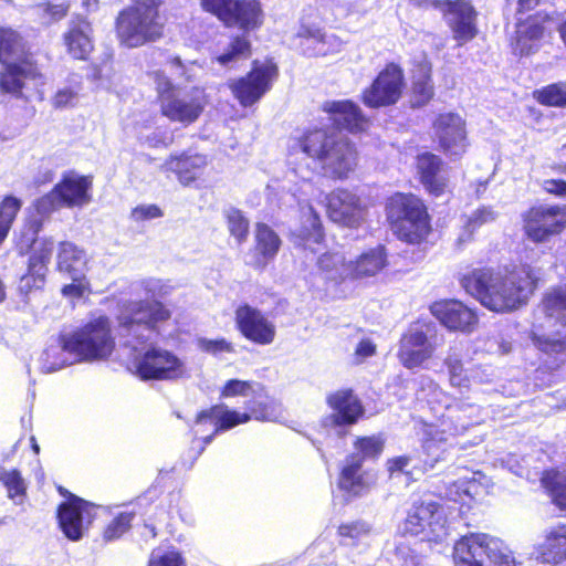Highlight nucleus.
Here are the masks:
<instances>
[{
    "mask_svg": "<svg viewBox=\"0 0 566 566\" xmlns=\"http://www.w3.org/2000/svg\"><path fill=\"white\" fill-rule=\"evenodd\" d=\"M169 317L170 312L158 302H129L118 316L124 346L133 350L129 368L142 380H174L185 375L184 361L172 352L146 346L157 324Z\"/></svg>",
    "mask_w": 566,
    "mask_h": 566,
    "instance_id": "obj_1",
    "label": "nucleus"
},
{
    "mask_svg": "<svg viewBox=\"0 0 566 566\" xmlns=\"http://www.w3.org/2000/svg\"><path fill=\"white\" fill-rule=\"evenodd\" d=\"M317 160L326 175L343 179L354 170L357 164V154L353 144L346 138L328 134L325 129H315L301 138H292L289 144V170L286 179L290 182L311 187L314 171L308 164L298 160Z\"/></svg>",
    "mask_w": 566,
    "mask_h": 566,
    "instance_id": "obj_2",
    "label": "nucleus"
},
{
    "mask_svg": "<svg viewBox=\"0 0 566 566\" xmlns=\"http://www.w3.org/2000/svg\"><path fill=\"white\" fill-rule=\"evenodd\" d=\"M532 266L523 264L512 271L475 269L462 277V286L484 307L510 312L526 304L537 285Z\"/></svg>",
    "mask_w": 566,
    "mask_h": 566,
    "instance_id": "obj_3",
    "label": "nucleus"
},
{
    "mask_svg": "<svg viewBox=\"0 0 566 566\" xmlns=\"http://www.w3.org/2000/svg\"><path fill=\"white\" fill-rule=\"evenodd\" d=\"M114 346L108 317L98 316L72 333L62 334L56 345H50L41 356L42 368L53 373L64 367L66 360L55 357L60 352L74 355L80 361H95L108 358Z\"/></svg>",
    "mask_w": 566,
    "mask_h": 566,
    "instance_id": "obj_4",
    "label": "nucleus"
},
{
    "mask_svg": "<svg viewBox=\"0 0 566 566\" xmlns=\"http://www.w3.org/2000/svg\"><path fill=\"white\" fill-rule=\"evenodd\" d=\"M531 339L547 354L566 350V284L549 289L534 311Z\"/></svg>",
    "mask_w": 566,
    "mask_h": 566,
    "instance_id": "obj_5",
    "label": "nucleus"
},
{
    "mask_svg": "<svg viewBox=\"0 0 566 566\" xmlns=\"http://www.w3.org/2000/svg\"><path fill=\"white\" fill-rule=\"evenodd\" d=\"M151 76L158 93L161 114L165 117L184 125H190L200 117L207 105L202 86L174 85L161 71H155Z\"/></svg>",
    "mask_w": 566,
    "mask_h": 566,
    "instance_id": "obj_6",
    "label": "nucleus"
},
{
    "mask_svg": "<svg viewBox=\"0 0 566 566\" xmlns=\"http://www.w3.org/2000/svg\"><path fill=\"white\" fill-rule=\"evenodd\" d=\"M0 90L17 97L21 95L24 82L41 76L38 69L25 57L22 38L12 29L0 28Z\"/></svg>",
    "mask_w": 566,
    "mask_h": 566,
    "instance_id": "obj_7",
    "label": "nucleus"
},
{
    "mask_svg": "<svg viewBox=\"0 0 566 566\" xmlns=\"http://www.w3.org/2000/svg\"><path fill=\"white\" fill-rule=\"evenodd\" d=\"M116 33L128 48H138L160 38L163 23L159 21L158 2L146 0L123 10L116 20Z\"/></svg>",
    "mask_w": 566,
    "mask_h": 566,
    "instance_id": "obj_8",
    "label": "nucleus"
},
{
    "mask_svg": "<svg viewBox=\"0 0 566 566\" xmlns=\"http://www.w3.org/2000/svg\"><path fill=\"white\" fill-rule=\"evenodd\" d=\"M454 566H515L504 543L492 535L470 533L455 542Z\"/></svg>",
    "mask_w": 566,
    "mask_h": 566,
    "instance_id": "obj_9",
    "label": "nucleus"
},
{
    "mask_svg": "<svg viewBox=\"0 0 566 566\" xmlns=\"http://www.w3.org/2000/svg\"><path fill=\"white\" fill-rule=\"evenodd\" d=\"M388 217L395 220L394 231L408 243H420L430 232V221L423 202L413 195L397 193L391 197Z\"/></svg>",
    "mask_w": 566,
    "mask_h": 566,
    "instance_id": "obj_10",
    "label": "nucleus"
},
{
    "mask_svg": "<svg viewBox=\"0 0 566 566\" xmlns=\"http://www.w3.org/2000/svg\"><path fill=\"white\" fill-rule=\"evenodd\" d=\"M245 412L230 410L223 405H217L197 416V424L210 423L213 426L211 434L203 438L205 444H209L213 436L220 431H227L240 423H245L252 418L259 421H275L281 416V407L274 400L265 399L250 402Z\"/></svg>",
    "mask_w": 566,
    "mask_h": 566,
    "instance_id": "obj_11",
    "label": "nucleus"
},
{
    "mask_svg": "<svg viewBox=\"0 0 566 566\" xmlns=\"http://www.w3.org/2000/svg\"><path fill=\"white\" fill-rule=\"evenodd\" d=\"M91 187L90 177L69 171L49 193L36 200L35 210L40 216H46L60 208L82 207L90 202Z\"/></svg>",
    "mask_w": 566,
    "mask_h": 566,
    "instance_id": "obj_12",
    "label": "nucleus"
},
{
    "mask_svg": "<svg viewBox=\"0 0 566 566\" xmlns=\"http://www.w3.org/2000/svg\"><path fill=\"white\" fill-rule=\"evenodd\" d=\"M443 507L434 501L415 502L401 528L403 534L420 536L421 541L439 542L447 535Z\"/></svg>",
    "mask_w": 566,
    "mask_h": 566,
    "instance_id": "obj_13",
    "label": "nucleus"
},
{
    "mask_svg": "<svg viewBox=\"0 0 566 566\" xmlns=\"http://www.w3.org/2000/svg\"><path fill=\"white\" fill-rule=\"evenodd\" d=\"M201 3L205 10L216 14L227 25L251 30L262 22L261 7L255 0H201Z\"/></svg>",
    "mask_w": 566,
    "mask_h": 566,
    "instance_id": "obj_14",
    "label": "nucleus"
},
{
    "mask_svg": "<svg viewBox=\"0 0 566 566\" xmlns=\"http://www.w3.org/2000/svg\"><path fill=\"white\" fill-rule=\"evenodd\" d=\"M524 230L536 243L546 242L566 227V206L541 205L524 214Z\"/></svg>",
    "mask_w": 566,
    "mask_h": 566,
    "instance_id": "obj_15",
    "label": "nucleus"
},
{
    "mask_svg": "<svg viewBox=\"0 0 566 566\" xmlns=\"http://www.w3.org/2000/svg\"><path fill=\"white\" fill-rule=\"evenodd\" d=\"M276 75L277 67L274 63L254 62L251 71L245 76L230 82L229 87L242 106H252L271 88Z\"/></svg>",
    "mask_w": 566,
    "mask_h": 566,
    "instance_id": "obj_16",
    "label": "nucleus"
},
{
    "mask_svg": "<svg viewBox=\"0 0 566 566\" xmlns=\"http://www.w3.org/2000/svg\"><path fill=\"white\" fill-rule=\"evenodd\" d=\"M402 70L396 64H388L363 93L366 106L377 108L394 105L403 88Z\"/></svg>",
    "mask_w": 566,
    "mask_h": 566,
    "instance_id": "obj_17",
    "label": "nucleus"
},
{
    "mask_svg": "<svg viewBox=\"0 0 566 566\" xmlns=\"http://www.w3.org/2000/svg\"><path fill=\"white\" fill-rule=\"evenodd\" d=\"M94 505L78 496L69 494V499L57 509L59 526L63 534L73 542L83 537L84 531L93 522Z\"/></svg>",
    "mask_w": 566,
    "mask_h": 566,
    "instance_id": "obj_18",
    "label": "nucleus"
},
{
    "mask_svg": "<svg viewBox=\"0 0 566 566\" xmlns=\"http://www.w3.org/2000/svg\"><path fill=\"white\" fill-rule=\"evenodd\" d=\"M234 322L241 335L261 346L270 345L274 342L276 327L262 311L249 304H241L234 312Z\"/></svg>",
    "mask_w": 566,
    "mask_h": 566,
    "instance_id": "obj_19",
    "label": "nucleus"
},
{
    "mask_svg": "<svg viewBox=\"0 0 566 566\" xmlns=\"http://www.w3.org/2000/svg\"><path fill=\"white\" fill-rule=\"evenodd\" d=\"M436 350L426 332L419 327H410L400 338L397 353L403 367L413 369L422 366Z\"/></svg>",
    "mask_w": 566,
    "mask_h": 566,
    "instance_id": "obj_20",
    "label": "nucleus"
},
{
    "mask_svg": "<svg viewBox=\"0 0 566 566\" xmlns=\"http://www.w3.org/2000/svg\"><path fill=\"white\" fill-rule=\"evenodd\" d=\"M327 214L342 226L357 227L365 218L360 199L346 189H337L327 196Z\"/></svg>",
    "mask_w": 566,
    "mask_h": 566,
    "instance_id": "obj_21",
    "label": "nucleus"
},
{
    "mask_svg": "<svg viewBox=\"0 0 566 566\" xmlns=\"http://www.w3.org/2000/svg\"><path fill=\"white\" fill-rule=\"evenodd\" d=\"M434 132L440 147L450 157H458L465 151L467 134L464 122L455 113L440 114L434 122Z\"/></svg>",
    "mask_w": 566,
    "mask_h": 566,
    "instance_id": "obj_22",
    "label": "nucleus"
},
{
    "mask_svg": "<svg viewBox=\"0 0 566 566\" xmlns=\"http://www.w3.org/2000/svg\"><path fill=\"white\" fill-rule=\"evenodd\" d=\"M444 6V18L453 32V38L459 44L472 40L476 34V12L472 4L465 0H447Z\"/></svg>",
    "mask_w": 566,
    "mask_h": 566,
    "instance_id": "obj_23",
    "label": "nucleus"
},
{
    "mask_svg": "<svg viewBox=\"0 0 566 566\" xmlns=\"http://www.w3.org/2000/svg\"><path fill=\"white\" fill-rule=\"evenodd\" d=\"M326 402L332 413L325 419L334 426H352L364 413V407L352 389H339L327 396Z\"/></svg>",
    "mask_w": 566,
    "mask_h": 566,
    "instance_id": "obj_24",
    "label": "nucleus"
},
{
    "mask_svg": "<svg viewBox=\"0 0 566 566\" xmlns=\"http://www.w3.org/2000/svg\"><path fill=\"white\" fill-rule=\"evenodd\" d=\"M483 420L480 406L463 400H454L447 406V415L442 420V433L459 436L470 427L481 423Z\"/></svg>",
    "mask_w": 566,
    "mask_h": 566,
    "instance_id": "obj_25",
    "label": "nucleus"
},
{
    "mask_svg": "<svg viewBox=\"0 0 566 566\" xmlns=\"http://www.w3.org/2000/svg\"><path fill=\"white\" fill-rule=\"evenodd\" d=\"M432 315L451 331L470 332L476 324L475 313L458 301H441L431 305Z\"/></svg>",
    "mask_w": 566,
    "mask_h": 566,
    "instance_id": "obj_26",
    "label": "nucleus"
},
{
    "mask_svg": "<svg viewBox=\"0 0 566 566\" xmlns=\"http://www.w3.org/2000/svg\"><path fill=\"white\" fill-rule=\"evenodd\" d=\"M337 485L348 497L360 496L368 490L367 473L358 454H349L344 459Z\"/></svg>",
    "mask_w": 566,
    "mask_h": 566,
    "instance_id": "obj_27",
    "label": "nucleus"
},
{
    "mask_svg": "<svg viewBox=\"0 0 566 566\" xmlns=\"http://www.w3.org/2000/svg\"><path fill=\"white\" fill-rule=\"evenodd\" d=\"M91 34L92 27L87 20L78 18L70 22L69 30L63 34V40L67 53L73 59L87 60L94 49Z\"/></svg>",
    "mask_w": 566,
    "mask_h": 566,
    "instance_id": "obj_28",
    "label": "nucleus"
},
{
    "mask_svg": "<svg viewBox=\"0 0 566 566\" xmlns=\"http://www.w3.org/2000/svg\"><path fill=\"white\" fill-rule=\"evenodd\" d=\"M323 111L331 114L333 122L350 132L363 129L367 119L359 106L352 101H328L323 105Z\"/></svg>",
    "mask_w": 566,
    "mask_h": 566,
    "instance_id": "obj_29",
    "label": "nucleus"
},
{
    "mask_svg": "<svg viewBox=\"0 0 566 566\" xmlns=\"http://www.w3.org/2000/svg\"><path fill=\"white\" fill-rule=\"evenodd\" d=\"M296 39L297 48L302 50L305 55H326L335 49L331 46H338V40L335 35H327L318 28L302 25L297 31Z\"/></svg>",
    "mask_w": 566,
    "mask_h": 566,
    "instance_id": "obj_30",
    "label": "nucleus"
},
{
    "mask_svg": "<svg viewBox=\"0 0 566 566\" xmlns=\"http://www.w3.org/2000/svg\"><path fill=\"white\" fill-rule=\"evenodd\" d=\"M207 165L206 156L200 154H182L180 156H170L163 165L166 171H172L184 186L192 184L202 172Z\"/></svg>",
    "mask_w": 566,
    "mask_h": 566,
    "instance_id": "obj_31",
    "label": "nucleus"
},
{
    "mask_svg": "<svg viewBox=\"0 0 566 566\" xmlns=\"http://www.w3.org/2000/svg\"><path fill=\"white\" fill-rule=\"evenodd\" d=\"M387 265L385 247L378 245L348 262V277L361 279L378 274Z\"/></svg>",
    "mask_w": 566,
    "mask_h": 566,
    "instance_id": "obj_32",
    "label": "nucleus"
},
{
    "mask_svg": "<svg viewBox=\"0 0 566 566\" xmlns=\"http://www.w3.org/2000/svg\"><path fill=\"white\" fill-rule=\"evenodd\" d=\"M441 167L442 160L434 154L423 153L417 157V169L420 180L424 188L434 196H440L444 187V182L439 177Z\"/></svg>",
    "mask_w": 566,
    "mask_h": 566,
    "instance_id": "obj_33",
    "label": "nucleus"
},
{
    "mask_svg": "<svg viewBox=\"0 0 566 566\" xmlns=\"http://www.w3.org/2000/svg\"><path fill=\"white\" fill-rule=\"evenodd\" d=\"M281 247V239L276 232L265 223H258L255 228V250L258 256L254 265L264 268L275 258Z\"/></svg>",
    "mask_w": 566,
    "mask_h": 566,
    "instance_id": "obj_34",
    "label": "nucleus"
},
{
    "mask_svg": "<svg viewBox=\"0 0 566 566\" xmlns=\"http://www.w3.org/2000/svg\"><path fill=\"white\" fill-rule=\"evenodd\" d=\"M86 254L71 242H63L60 245L57 255V268L70 277H85Z\"/></svg>",
    "mask_w": 566,
    "mask_h": 566,
    "instance_id": "obj_35",
    "label": "nucleus"
},
{
    "mask_svg": "<svg viewBox=\"0 0 566 566\" xmlns=\"http://www.w3.org/2000/svg\"><path fill=\"white\" fill-rule=\"evenodd\" d=\"M543 562L559 564L566 559V525H557L546 533L544 543L539 546Z\"/></svg>",
    "mask_w": 566,
    "mask_h": 566,
    "instance_id": "obj_36",
    "label": "nucleus"
},
{
    "mask_svg": "<svg viewBox=\"0 0 566 566\" xmlns=\"http://www.w3.org/2000/svg\"><path fill=\"white\" fill-rule=\"evenodd\" d=\"M42 245L43 247L40 250L36 248L34 249V252L30 258L29 274L24 275L21 280V282L28 287H40L44 281V269L51 260L54 250V242L52 240H48L44 241Z\"/></svg>",
    "mask_w": 566,
    "mask_h": 566,
    "instance_id": "obj_37",
    "label": "nucleus"
},
{
    "mask_svg": "<svg viewBox=\"0 0 566 566\" xmlns=\"http://www.w3.org/2000/svg\"><path fill=\"white\" fill-rule=\"evenodd\" d=\"M544 28L536 20H527L517 25L516 35L512 42L513 50L520 55H528L536 50V42L543 36Z\"/></svg>",
    "mask_w": 566,
    "mask_h": 566,
    "instance_id": "obj_38",
    "label": "nucleus"
},
{
    "mask_svg": "<svg viewBox=\"0 0 566 566\" xmlns=\"http://www.w3.org/2000/svg\"><path fill=\"white\" fill-rule=\"evenodd\" d=\"M430 66L422 64L413 75L412 99L413 107H422L433 97L434 90L430 75Z\"/></svg>",
    "mask_w": 566,
    "mask_h": 566,
    "instance_id": "obj_39",
    "label": "nucleus"
},
{
    "mask_svg": "<svg viewBox=\"0 0 566 566\" xmlns=\"http://www.w3.org/2000/svg\"><path fill=\"white\" fill-rule=\"evenodd\" d=\"M371 533V526L361 520L342 523L337 530L340 543L346 546H356L366 542Z\"/></svg>",
    "mask_w": 566,
    "mask_h": 566,
    "instance_id": "obj_40",
    "label": "nucleus"
},
{
    "mask_svg": "<svg viewBox=\"0 0 566 566\" xmlns=\"http://www.w3.org/2000/svg\"><path fill=\"white\" fill-rule=\"evenodd\" d=\"M541 481L553 502L560 510H566V473L555 470L545 471Z\"/></svg>",
    "mask_w": 566,
    "mask_h": 566,
    "instance_id": "obj_41",
    "label": "nucleus"
},
{
    "mask_svg": "<svg viewBox=\"0 0 566 566\" xmlns=\"http://www.w3.org/2000/svg\"><path fill=\"white\" fill-rule=\"evenodd\" d=\"M317 264L327 280L339 281L348 277V262L338 252L324 253Z\"/></svg>",
    "mask_w": 566,
    "mask_h": 566,
    "instance_id": "obj_42",
    "label": "nucleus"
},
{
    "mask_svg": "<svg viewBox=\"0 0 566 566\" xmlns=\"http://www.w3.org/2000/svg\"><path fill=\"white\" fill-rule=\"evenodd\" d=\"M0 482L6 486L8 497L15 504L22 503V497L25 494L27 485L21 473L17 469L8 470L0 465Z\"/></svg>",
    "mask_w": 566,
    "mask_h": 566,
    "instance_id": "obj_43",
    "label": "nucleus"
},
{
    "mask_svg": "<svg viewBox=\"0 0 566 566\" xmlns=\"http://www.w3.org/2000/svg\"><path fill=\"white\" fill-rule=\"evenodd\" d=\"M534 98L542 105L565 107L566 106V83L558 82L546 85L534 92Z\"/></svg>",
    "mask_w": 566,
    "mask_h": 566,
    "instance_id": "obj_44",
    "label": "nucleus"
},
{
    "mask_svg": "<svg viewBox=\"0 0 566 566\" xmlns=\"http://www.w3.org/2000/svg\"><path fill=\"white\" fill-rule=\"evenodd\" d=\"M224 217L230 234L241 244L247 240L249 233V220L237 208L230 207L224 210Z\"/></svg>",
    "mask_w": 566,
    "mask_h": 566,
    "instance_id": "obj_45",
    "label": "nucleus"
},
{
    "mask_svg": "<svg viewBox=\"0 0 566 566\" xmlns=\"http://www.w3.org/2000/svg\"><path fill=\"white\" fill-rule=\"evenodd\" d=\"M300 237L305 249H311V243H321L323 240V228L319 216L312 207H308L306 224L301 229Z\"/></svg>",
    "mask_w": 566,
    "mask_h": 566,
    "instance_id": "obj_46",
    "label": "nucleus"
},
{
    "mask_svg": "<svg viewBox=\"0 0 566 566\" xmlns=\"http://www.w3.org/2000/svg\"><path fill=\"white\" fill-rule=\"evenodd\" d=\"M251 44L247 36H235L229 43L227 50L217 56L219 64L226 66L239 59L247 57L250 54Z\"/></svg>",
    "mask_w": 566,
    "mask_h": 566,
    "instance_id": "obj_47",
    "label": "nucleus"
},
{
    "mask_svg": "<svg viewBox=\"0 0 566 566\" xmlns=\"http://www.w3.org/2000/svg\"><path fill=\"white\" fill-rule=\"evenodd\" d=\"M355 451L352 454L360 457V463L369 459L378 458L384 450V441L379 437L357 438L354 442Z\"/></svg>",
    "mask_w": 566,
    "mask_h": 566,
    "instance_id": "obj_48",
    "label": "nucleus"
},
{
    "mask_svg": "<svg viewBox=\"0 0 566 566\" xmlns=\"http://www.w3.org/2000/svg\"><path fill=\"white\" fill-rule=\"evenodd\" d=\"M497 217V213L491 207H481L474 210L468 218L464 223L465 232L468 233V239L472 235L474 231L481 228L484 224L493 222Z\"/></svg>",
    "mask_w": 566,
    "mask_h": 566,
    "instance_id": "obj_49",
    "label": "nucleus"
},
{
    "mask_svg": "<svg viewBox=\"0 0 566 566\" xmlns=\"http://www.w3.org/2000/svg\"><path fill=\"white\" fill-rule=\"evenodd\" d=\"M147 566H186L181 554L176 549H154Z\"/></svg>",
    "mask_w": 566,
    "mask_h": 566,
    "instance_id": "obj_50",
    "label": "nucleus"
},
{
    "mask_svg": "<svg viewBox=\"0 0 566 566\" xmlns=\"http://www.w3.org/2000/svg\"><path fill=\"white\" fill-rule=\"evenodd\" d=\"M134 518L133 513L123 512L118 514L105 528L104 538L106 541H115L126 533Z\"/></svg>",
    "mask_w": 566,
    "mask_h": 566,
    "instance_id": "obj_51",
    "label": "nucleus"
},
{
    "mask_svg": "<svg viewBox=\"0 0 566 566\" xmlns=\"http://www.w3.org/2000/svg\"><path fill=\"white\" fill-rule=\"evenodd\" d=\"M170 67L176 76L185 77V81L191 85L197 81L199 73L202 71L201 66L196 62L184 64L179 57H174L170 62Z\"/></svg>",
    "mask_w": 566,
    "mask_h": 566,
    "instance_id": "obj_52",
    "label": "nucleus"
},
{
    "mask_svg": "<svg viewBox=\"0 0 566 566\" xmlns=\"http://www.w3.org/2000/svg\"><path fill=\"white\" fill-rule=\"evenodd\" d=\"M21 207L22 201L19 198L6 196L0 203V221L11 228Z\"/></svg>",
    "mask_w": 566,
    "mask_h": 566,
    "instance_id": "obj_53",
    "label": "nucleus"
},
{
    "mask_svg": "<svg viewBox=\"0 0 566 566\" xmlns=\"http://www.w3.org/2000/svg\"><path fill=\"white\" fill-rule=\"evenodd\" d=\"M387 470L390 476L397 473H406L407 475H413L415 471H421L416 464L413 459L409 455H399L387 461Z\"/></svg>",
    "mask_w": 566,
    "mask_h": 566,
    "instance_id": "obj_54",
    "label": "nucleus"
},
{
    "mask_svg": "<svg viewBox=\"0 0 566 566\" xmlns=\"http://www.w3.org/2000/svg\"><path fill=\"white\" fill-rule=\"evenodd\" d=\"M198 346L202 352L211 354L213 356H220L224 353H233V345L224 338L219 339H208L200 338L198 340Z\"/></svg>",
    "mask_w": 566,
    "mask_h": 566,
    "instance_id": "obj_55",
    "label": "nucleus"
},
{
    "mask_svg": "<svg viewBox=\"0 0 566 566\" xmlns=\"http://www.w3.org/2000/svg\"><path fill=\"white\" fill-rule=\"evenodd\" d=\"M164 216L163 210L157 205H139L135 207L130 212V218L135 222L149 221L161 218Z\"/></svg>",
    "mask_w": 566,
    "mask_h": 566,
    "instance_id": "obj_56",
    "label": "nucleus"
},
{
    "mask_svg": "<svg viewBox=\"0 0 566 566\" xmlns=\"http://www.w3.org/2000/svg\"><path fill=\"white\" fill-rule=\"evenodd\" d=\"M251 391V384L244 380L230 379L226 382L221 396L222 397H235V396H249Z\"/></svg>",
    "mask_w": 566,
    "mask_h": 566,
    "instance_id": "obj_57",
    "label": "nucleus"
},
{
    "mask_svg": "<svg viewBox=\"0 0 566 566\" xmlns=\"http://www.w3.org/2000/svg\"><path fill=\"white\" fill-rule=\"evenodd\" d=\"M77 98V92L71 87H63L57 90L52 98V105L55 108H65L73 106Z\"/></svg>",
    "mask_w": 566,
    "mask_h": 566,
    "instance_id": "obj_58",
    "label": "nucleus"
},
{
    "mask_svg": "<svg viewBox=\"0 0 566 566\" xmlns=\"http://www.w3.org/2000/svg\"><path fill=\"white\" fill-rule=\"evenodd\" d=\"M114 74L113 65L111 61L107 59L102 62L99 65H94L92 69V78L94 81L99 82L101 84L111 83Z\"/></svg>",
    "mask_w": 566,
    "mask_h": 566,
    "instance_id": "obj_59",
    "label": "nucleus"
},
{
    "mask_svg": "<svg viewBox=\"0 0 566 566\" xmlns=\"http://www.w3.org/2000/svg\"><path fill=\"white\" fill-rule=\"evenodd\" d=\"M542 187L547 193L566 197V181L563 179H545Z\"/></svg>",
    "mask_w": 566,
    "mask_h": 566,
    "instance_id": "obj_60",
    "label": "nucleus"
},
{
    "mask_svg": "<svg viewBox=\"0 0 566 566\" xmlns=\"http://www.w3.org/2000/svg\"><path fill=\"white\" fill-rule=\"evenodd\" d=\"M71 279L73 282L71 284L64 285L62 289L63 295L70 296V297H81L85 291V284L83 282L84 277H78V279L71 277Z\"/></svg>",
    "mask_w": 566,
    "mask_h": 566,
    "instance_id": "obj_61",
    "label": "nucleus"
},
{
    "mask_svg": "<svg viewBox=\"0 0 566 566\" xmlns=\"http://www.w3.org/2000/svg\"><path fill=\"white\" fill-rule=\"evenodd\" d=\"M396 556L402 562V566H418V556L415 555L409 547L402 544L397 546Z\"/></svg>",
    "mask_w": 566,
    "mask_h": 566,
    "instance_id": "obj_62",
    "label": "nucleus"
},
{
    "mask_svg": "<svg viewBox=\"0 0 566 566\" xmlns=\"http://www.w3.org/2000/svg\"><path fill=\"white\" fill-rule=\"evenodd\" d=\"M336 14L345 18L355 12L358 7V0H334Z\"/></svg>",
    "mask_w": 566,
    "mask_h": 566,
    "instance_id": "obj_63",
    "label": "nucleus"
},
{
    "mask_svg": "<svg viewBox=\"0 0 566 566\" xmlns=\"http://www.w3.org/2000/svg\"><path fill=\"white\" fill-rule=\"evenodd\" d=\"M437 438L428 439L423 442V450L428 454V457L431 458L430 467H433L434 462H438L442 459L443 450H439V448L436 446Z\"/></svg>",
    "mask_w": 566,
    "mask_h": 566,
    "instance_id": "obj_64",
    "label": "nucleus"
}]
</instances>
